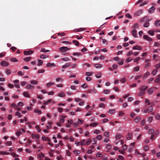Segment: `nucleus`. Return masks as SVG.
Instances as JSON below:
<instances>
[{"label":"nucleus","mask_w":160,"mask_h":160,"mask_svg":"<svg viewBox=\"0 0 160 160\" xmlns=\"http://www.w3.org/2000/svg\"><path fill=\"white\" fill-rule=\"evenodd\" d=\"M150 20V19L149 20L148 17L145 16L143 18H141L140 20V22L142 23L144 22H149Z\"/></svg>","instance_id":"f257e3e1"},{"label":"nucleus","mask_w":160,"mask_h":160,"mask_svg":"<svg viewBox=\"0 0 160 160\" xmlns=\"http://www.w3.org/2000/svg\"><path fill=\"white\" fill-rule=\"evenodd\" d=\"M70 49V48H69L65 47H62L59 49V50L62 52H65Z\"/></svg>","instance_id":"f03ea898"},{"label":"nucleus","mask_w":160,"mask_h":160,"mask_svg":"<svg viewBox=\"0 0 160 160\" xmlns=\"http://www.w3.org/2000/svg\"><path fill=\"white\" fill-rule=\"evenodd\" d=\"M85 139H83L80 142H75V144H77V145H85Z\"/></svg>","instance_id":"7ed1b4c3"},{"label":"nucleus","mask_w":160,"mask_h":160,"mask_svg":"<svg viewBox=\"0 0 160 160\" xmlns=\"http://www.w3.org/2000/svg\"><path fill=\"white\" fill-rule=\"evenodd\" d=\"M144 38L148 41H151L152 39L150 37H149L148 35H144L143 36Z\"/></svg>","instance_id":"20e7f679"},{"label":"nucleus","mask_w":160,"mask_h":160,"mask_svg":"<svg viewBox=\"0 0 160 160\" xmlns=\"http://www.w3.org/2000/svg\"><path fill=\"white\" fill-rule=\"evenodd\" d=\"M143 12V10H140L134 13V16L137 17L138 16L142 14Z\"/></svg>","instance_id":"39448f33"},{"label":"nucleus","mask_w":160,"mask_h":160,"mask_svg":"<svg viewBox=\"0 0 160 160\" xmlns=\"http://www.w3.org/2000/svg\"><path fill=\"white\" fill-rule=\"evenodd\" d=\"M148 88V87L147 86H143L141 87L140 89V91L141 92H145V90Z\"/></svg>","instance_id":"423d86ee"},{"label":"nucleus","mask_w":160,"mask_h":160,"mask_svg":"<svg viewBox=\"0 0 160 160\" xmlns=\"http://www.w3.org/2000/svg\"><path fill=\"white\" fill-rule=\"evenodd\" d=\"M154 91V88L152 87L149 89L147 91V93L149 94H151L153 93Z\"/></svg>","instance_id":"0eeeda50"},{"label":"nucleus","mask_w":160,"mask_h":160,"mask_svg":"<svg viewBox=\"0 0 160 160\" xmlns=\"http://www.w3.org/2000/svg\"><path fill=\"white\" fill-rule=\"evenodd\" d=\"M32 137L34 139L36 138L37 139H39L40 138L39 135H36L35 133H32Z\"/></svg>","instance_id":"6e6552de"},{"label":"nucleus","mask_w":160,"mask_h":160,"mask_svg":"<svg viewBox=\"0 0 160 160\" xmlns=\"http://www.w3.org/2000/svg\"><path fill=\"white\" fill-rule=\"evenodd\" d=\"M1 65L3 66H8L9 65V64L7 62L5 61H3L1 62Z\"/></svg>","instance_id":"1a4fd4ad"},{"label":"nucleus","mask_w":160,"mask_h":160,"mask_svg":"<svg viewBox=\"0 0 160 160\" xmlns=\"http://www.w3.org/2000/svg\"><path fill=\"white\" fill-rule=\"evenodd\" d=\"M132 34L133 37L135 38H137V31L135 29H133L132 31Z\"/></svg>","instance_id":"9d476101"},{"label":"nucleus","mask_w":160,"mask_h":160,"mask_svg":"<svg viewBox=\"0 0 160 160\" xmlns=\"http://www.w3.org/2000/svg\"><path fill=\"white\" fill-rule=\"evenodd\" d=\"M132 49H133L138 50H142V47L141 46H139L136 45V46H134V47H133Z\"/></svg>","instance_id":"9b49d317"},{"label":"nucleus","mask_w":160,"mask_h":160,"mask_svg":"<svg viewBox=\"0 0 160 160\" xmlns=\"http://www.w3.org/2000/svg\"><path fill=\"white\" fill-rule=\"evenodd\" d=\"M155 8L154 6L152 7L148 10V12L150 13H152L155 10Z\"/></svg>","instance_id":"f8f14e48"},{"label":"nucleus","mask_w":160,"mask_h":160,"mask_svg":"<svg viewBox=\"0 0 160 160\" xmlns=\"http://www.w3.org/2000/svg\"><path fill=\"white\" fill-rule=\"evenodd\" d=\"M33 52V51L31 50L28 51H24V54L25 55H29L32 54Z\"/></svg>","instance_id":"ddd939ff"},{"label":"nucleus","mask_w":160,"mask_h":160,"mask_svg":"<svg viewBox=\"0 0 160 160\" xmlns=\"http://www.w3.org/2000/svg\"><path fill=\"white\" fill-rule=\"evenodd\" d=\"M58 96L60 97H64L65 96V94L64 92H61L58 94Z\"/></svg>","instance_id":"4468645a"},{"label":"nucleus","mask_w":160,"mask_h":160,"mask_svg":"<svg viewBox=\"0 0 160 160\" xmlns=\"http://www.w3.org/2000/svg\"><path fill=\"white\" fill-rule=\"evenodd\" d=\"M155 25L156 27H159L160 26V20H156L155 22Z\"/></svg>","instance_id":"2eb2a0df"},{"label":"nucleus","mask_w":160,"mask_h":160,"mask_svg":"<svg viewBox=\"0 0 160 160\" xmlns=\"http://www.w3.org/2000/svg\"><path fill=\"white\" fill-rule=\"evenodd\" d=\"M34 88V86L30 84H28L26 87V88L27 89H32Z\"/></svg>","instance_id":"dca6fc26"},{"label":"nucleus","mask_w":160,"mask_h":160,"mask_svg":"<svg viewBox=\"0 0 160 160\" xmlns=\"http://www.w3.org/2000/svg\"><path fill=\"white\" fill-rule=\"evenodd\" d=\"M66 118V116H62V118H61L60 119L59 122H60L62 123H64V118Z\"/></svg>","instance_id":"f3484780"},{"label":"nucleus","mask_w":160,"mask_h":160,"mask_svg":"<svg viewBox=\"0 0 160 160\" xmlns=\"http://www.w3.org/2000/svg\"><path fill=\"white\" fill-rule=\"evenodd\" d=\"M153 108L152 106H150L148 107L147 111L148 112H152V111Z\"/></svg>","instance_id":"a211bd4d"},{"label":"nucleus","mask_w":160,"mask_h":160,"mask_svg":"<svg viewBox=\"0 0 160 160\" xmlns=\"http://www.w3.org/2000/svg\"><path fill=\"white\" fill-rule=\"evenodd\" d=\"M94 66L96 68H100L102 67V65L100 63H97L94 65Z\"/></svg>","instance_id":"6ab92c4d"},{"label":"nucleus","mask_w":160,"mask_h":160,"mask_svg":"<svg viewBox=\"0 0 160 160\" xmlns=\"http://www.w3.org/2000/svg\"><path fill=\"white\" fill-rule=\"evenodd\" d=\"M43 62L42 60L40 59H38L37 65L38 66H40L42 64Z\"/></svg>","instance_id":"aec40b11"},{"label":"nucleus","mask_w":160,"mask_h":160,"mask_svg":"<svg viewBox=\"0 0 160 160\" xmlns=\"http://www.w3.org/2000/svg\"><path fill=\"white\" fill-rule=\"evenodd\" d=\"M10 61L13 62H17L18 61V59L15 58H12L10 59Z\"/></svg>","instance_id":"412c9836"},{"label":"nucleus","mask_w":160,"mask_h":160,"mask_svg":"<svg viewBox=\"0 0 160 160\" xmlns=\"http://www.w3.org/2000/svg\"><path fill=\"white\" fill-rule=\"evenodd\" d=\"M49 51H50L44 48H42L41 49L40 52L46 53L49 52Z\"/></svg>","instance_id":"4be33fe9"},{"label":"nucleus","mask_w":160,"mask_h":160,"mask_svg":"<svg viewBox=\"0 0 160 160\" xmlns=\"http://www.w3.org/2000/svg\"><path fill=\"white\" fill-rule=\"evenodd\" d=\"M132 137V133H128V134L127 139H131Z\"/></svg>","instance_id":"5701e85b"},{"label":"nucleus","mask_w":160,"mask_h":160,"mask_svg":"<svg viewBox=\"0 0 160 160\" xmlns=\"http://www.w3.org/2000/svg\"><path fill=\"white\" fill-rule=\"evenodd\" d=\"M72 42L76 46H78L79 45V42L77 40H73L72 41Z\"/></svg>","instance_id":"b1692460"},{"label":"nucleus","mask_w":160,"mask_h":160,"mask_svg":"<svg viewBox=\"0 0 160 160\" xmlns=\"http://www.w3.org/2000/svg\"><path fill=\"white\" fill-rule=\"evenodd\" d=\"M46 66H47V67H51L52 66H55V65L54 64V63H50V62L47 63L46 64Z\"/></svg>","instance_id":"393cba45"},{"label":"nucleus","mask_w":160,"mask_h":160,"mask_svg":"<svg viewBox=\"0 0 160 160\" xmlns=\"http://www.w3.org/2000/svg\"><path fill=\"white\" fill-rule=\"evenodd\" d=\"M70 65V63H67L65 64L62 66V68H67L69 67Z\"/></svg>","instance_id":"a878e982"},{"label":"nucleus","mask_w":160,"mask_h":160,"mask_svg":"<svg viewBox=\"0 0 160 160\" xmlns=\"http://www.w3.org/2000/svg\"><path fill=\"white\" fill-rule=\"evenodd\" d=\"M31 59V57H26L25 58H24L23 59V60L25 62H28L29 61L30 59Z\"/></svg>","instance_id":"bb28decb"},{"label":"nucleus","mask_w":160,"mask_h":160,"mask_svg":"<svg viewBox=\"0 0 160 160\" xmlns=\"http://www.w3.org/2000/svg\"><path fill=\"white\" fill-rule=\"evenodd\" d=\"M23 95L25 97H30V95L28 94V93L27 92H24L23 93Z\"/></svg>","instance_id":"cd10ccee"},{"label":"nucleus","mask_w":160,"mask_h":160,"mask_svg":"<svg viewBox=\"0 0 160 160\" xmlns=\"http://www.w3.org/2000/svg\"><path fill=\"white\" fill-rule=\"evenodd\" d=\"M85 30V29H83L82 28H80L79 29H77V30H76V29H75V30H73V31L74 32H80V31H83Z\"/></svg>","instance_id":"c85d7f7f"},{"label":"nucleus","mask_w":160,"mask_h":160,"mask_svg":"<svg viewBox=\"0 0 160 160\" xmlns=\"http://www.w3.org/2000/svg\"><path fill=\"white\" fill-rule=\"evenodd\" d=\"M103 92L105 94H108L110 93V90L109 89H105L103 90Z\"/></svg>","instance_id":"c756f323"},{"label":"nucleus","mask_w":160,"mask_h":160,"mask_svg":"<svg viewBox=\"0 0 160 160\" xmlns=\"http://www.w3.org/2000/svg\"><path fill=\"white\" fill-rule=\"evenodd\" d=\"M155 132V130L153 129H150L148 130V132L150 134L153 133Z\"/></svg>","instance_id":"7c9ffc66"},{"label":"nucleus","mask_w":160,"mask_h":160,"mask_svg":"<svg viewBox=\"0 0 160 160\" xmlns=\"http://www.w3.org/2000/svg\"><path fill=\"white\" fill-rule=\"evenodd\" d=\"M150 74V73L149 72H147L146 73L144 74V75L143 77V78L145 79L146 78L148 75Z\"/></svg>","instance_id":"2f4dec72"},{"label":"nucleus","mask_w":160,"mask_h":160,"mask_svg":"<svg viewBox=\"0 0 160 160\" xmlns=\"http://www.w3.org/2000/svg\"><path fill=\"white\" fill-rule=\"evenodd\" d=\"M115 110L114 109H110L108 111V113L111 114H113L114 113Z\"/></svg>","instance_id":"473e14b6"},{"label":"nucleus","mask_w":160,"mask_h":160,"mask_svg":"<svg viewBox=\"0 0 160 160\" xmlns=\"http://www.w3.org/2000/svg\"><path fill=\"white\" fill-rule=\"evenodd\" d=\"M148 32L151 35L153 36L154 35V32L153 30L148 31Z\"/></svg>","instance_id":"72a5a7b5"},{"label":"nucleus","mask_w":160,"mask_h":160,"mask_svg":"<svg viewBox=\"0 0 160 160\" xmlns=\"http://www.w3.org/2000/svg\"><path fill=\"white\" fill-rule=\"evenodd\" d=\"M30 82L33 84H37L38 83V82L36 80H32L30 81Z\"/></svg>","instance_id":"f704fd0d"},{"label":"nucleus","mask_w":160,"mask_h":160,"mask_svg":"<svg viewBox=\"0 0 160 160\" xmlns=\"http://www.w3.org/2000/svg\"><path fill=\"white\" fill-rule=\"evenodd\" d=\"M0 154L2 155H8L10 153L0 151Z\"/></svg>","instance_id":"c9c22d12"},{"label":"nucleus","mask_w":160,"mask_h":160,"mask_svg":"<svg viewBox=\"0 0 160 160\" xmlns=\"http://www.w3.org/2000/svg\"><path fill=\"white\" fill-rule=\"evenodd\" d=\"M158 72V70H156V69L154 70L152 72V74L153 75L155 76L156 75V74Z\"/></svg>","instance_id":"e433bc0d"},{"label":"nucleus","mask_w":160,"mask_h":160,"mask_svg":"<svg viewBox=\"0 0 160 160\" xmlns=\"http://www.w3.org/2000/svg\"><path fill=\"white\" fill-rule=\"evenodd\" d=\"M96 77L97 78H100L101 77V73L99 72L97 74L95 75Z\"/></svg>","instance_id":"4c0bfd02"},{"label":"nucleus","mask_w":160,"mask_h":160,"mask_svg":"<svg viewBox=\"0 0 160 160\" xmlns=\"http://www.w3.org/2000/svg\"><path fill=\"white\" fill-rule=\"evenodd\" d=\"M35 112L39 114H40L42 113V111L40 110H38V109H35L34 111Z\"/></svg>","instance_id":"58836bf2"},{"label":"nucleus","mask_w":160,"mask_h":160,"mask_svg":"<svg viewBox=\"0 0 160 160\" xmlns=\"http://www.w3.org/2000/svg\"><path fill=\"white\" fill-rule=\"evenodd\" d=\"M158 76L157 79L155 80L156 83H158L160 81V78Z\"/></svg>","instance_id":"ea45409f"},{"label":"nucleus","mask_w":160,"mask_h":160,"mask_svg":"<svg viewBox=\"0 0 160 160\" xmlns=\"http://www.w3.org/2000/svg\"><path fill=\"white\" fill-rule=\"evenodd\" d=\"M98 124L97 123L94 122L91 123L90 124V126H92V127H95L98 125Z\"/></svg>","instance_id":"a19ab883"},{"label":"nucleus","mask_w":160,"mask_h":160,"mask_svg":"<svg viewBox=\"0 0 160 160\" xmlns=\"http://www.w3.org/2000/svg\"><path fill=\"white\" fill-rule=\"evenodd\" d=\"M47 139L48 141V144L52 146H53V144H52L50 142V141H51L50 139L48 138H47Z\"/></svg>","instance_id":"79ce46f5"},{"label":"nucleus","mask_w":160,"mask_h":160,"mask_svg":"<svg viewBox=\"0 0 160 160\" xmlns=\"http://www.w3.org/2000/svg\"><path fill=\"white\" fill-rule=\"evenodd\" d=\"M132 60V59L131 58V57H129L128 58L126 59V62L127 63H128L131 61Z\"/></svg>","instance_id":"37998d69"},{"label":"nucleus","mask_w":160,"mask_h":160,"mask_svg":"<svg viewBox=\"0 0 160 160\" xmlns=\"http://www.w3.org/2000/svg\"><path fill=\"white\" fill-rule=\"evenodd\" d=\"M81 87L83 88H87L88 87V86L86 84L84 83L81 85Z\"/></svg>","instance_id":"c03bdc74"},{"label":"nucleus","mask_w":160,"mask_h":160,"mask_svg":"<svg viewBox=\"0 0 160 160\" xmlns=\"http://www.w3.org/2000/svg\"><path fill=\"white\" fill-rule=\"evenodd\" d=\"M149 23L148 22H145V23L143 25V26L144 27L147 28L148 27L149 25Z\"/></svg>","instance_id":"a18cd8bd"},{"label":"nucleus","mask_w":160,"mask_h":160,"mask_svg":"<svg viewBox=\"0 0 160 160\" xmlns=\"http://www.w3.org/2000/svg\"><path fill=\"white\" fill-rule=\"evenodd\" d=\"M104 135L106 137H108L109 136V132H105L104 134Z\"/></svg>","instance_id":"49530a36"},{"label":"nucleus","mask_w":160,"mask_h":160,"mask_svg":"<svg viewBox=\"0 0 160 160\" xmlns=\"http://www.w3.org/2000/svg\"><path fill=\"white\" fill-rule=\"evenodd\" d=\"M140 120V118L139 117H138L135 119V121L136 122H138Z\"/></svg>","instance_id":"de8ad7c7"},{"label":"nucleus","mask_w":160,"mask_h":160,"mask_svg":"<svg viewBox=\"0 0 160 160\" xmlns=\"http://www.w3.org/2000/svg\"><path fill=\"white\" fill-rule=\"evenodd\" d=\"M122 135L121 134H118L116 135V138L117 139H119L121 138Z\"/></svg>","instance_id":"09e8293b"},{"label":"nucleus","mask_w":160,"mask_h":160,"mask_svg":"<svg viewBox=\"0 0 160 160\" xmlns=\"http://www.w3.org/2000/svg\"><path fill=\"white\" fill-rule=\"evenodd\" d=\"M74 152L75 154H79L80 153V152L78 150H76L74 151Z\"/></svg>","instance_id":"8fccbe9b"},{"label":"nucleus","mask_w":160,"mask_h":160,"mask_svg":"<svg viewBox=\"0 0 160 160\" xmlns=\"http://www.w3.org/2000/svg\"><path fill=\"white\" fill-rule=\"evenodd\" d=\"M142 76V75H137L135 78V80H138L141 78V77Z\"/></svg>","instance_id":"3c124183"},{"label":"nucleus","mask_w":160,"mask_h":160,"mask_svg":"<svg viewBox=\"0 0 160 160\" xmlns=\"http://www.w3.org/2000/svg\"><path fill=\"white\" fill-rule=\"evenodd\" d=\"M12 155L13 156V157H18V155L16 153H11Z\"/></svg>","instance_id":"603ef678"},{"label":"nucleus","mask_w":160,"mask_h":160,"mask_svg":"<svg viewBox=\"0 0 160 160\" xmlns=\"http://www.w3.org/2000/svg\"><path fill=\"white\" fill-rule=\"evenodd\" d=\"M48 56H47V57H48ZM40 57L42 59H45L47 57L45 55H44L43 54H42L40 56Z\"/></svg>","instance_id":"864d4df0"},{"label":"nucleus","mask_w":160,"mask_h":160,"mask_svg":"<svg viewBox=\"0 0 160 160\" xmlns=\"http://www.w3.org/2000/svg\"><path fill=\"white\" fill-rule=\"evenodd\" d=\"M134 71H139V67H138V66H137L136 67H135L134 68Z\"/></svg>","instance_id":"5fc2aeb1"},{"label":"nucleus","mask_w":160,"mask_h":160,"mask_svg":"<svg viewBox=\"0 0 160 160\" xmlns=\"http://www.w3.org/2000/svg\"><path fill=\"white\" fill-rule=\"evenodd\" d=\"M126 80V79L125 78H123L120 80V81L122 83H124L125 82Z\"/></svg>","instance_id":"6e6d98bb"},{"label":"nucleus","mask_w":160,"mask_h":160,"mask_svg":"<svg viewBox=\"0 0 160 160\" xmlns=\"http://www.w3.org/2000/svg\"><path fill=\"white\" fill-rule=\"evenodd\" d=\"M44 72H45V70L44 69H42L39 70H38V73H42Z\"/></svg>","instance_id":"4d7b16f0"},{"label":"nucleus","mask_w":160,"mask_h":160,"mask_svg":"<svg viewBox=\"0 0 160 160\" xmlns=\"http://www.w3.org/2000/svg\"><path fill=\"white\" fill-rule=\"evenodd\" d=\"M18 75L20 76H22L24 75V73L22 72L21 71H19L18 72Z\"/></svg>","instance_id":"13d9d810"},{"label":"nucleus","mask_w":160,"mask_h":160,"mask_svg":"<svg viewBox=\"0 0 160 160\" xmlns=\"http://www.w3.org/2000/svg\"><path fill=\"white\" fill-rule=\"evenodd\" d=\"M102 42L103 43H106L107 45L108 44V41L104 39H102Z\"/></svg>","instance_id":"bf43d9fd"},{"label":"nucleus","mask_w":160,"mask_h":160,"mask_svg":"<svg viewBox=\"0 0 160 160\" xmlns=\"http://www.w3.org/2000/svg\"><path fill=\"white\" fill-rule=\"evenodd\" d=\"M62 60L65 61H68L69 60V58H64L62 59Z\"/></svg>","instance_id":"052dcab7"},{"label":"nucleus","mask_w":160,"mask_h":160,"mask_svg":"<svg viewBox=\"0 0 160 160\" xmlns=\"http://www.w3.org/2000/svg\"><path fill=\"white\" fill-rule=\"evenodd\" d=\"M100 131L98 130H95L94 132V133H95L96 134H98L99 133H100Z\"/></svg>","instance_id":"680f3d73"},{"label":"nucleus","mask_w":160,"mask_h":160,"mask_svg":"<svg viewBox=\"0 0 160 160\" xmlns=\"http://www.w3.org/2000/svg\"><path fill=\"white\" fill-rule=\"evenodd\" d=\"M93 152V151L91 149L88 150L87 152V153L88 154H91Z\"/></svg>","instance_id":"e2e57ef3"},{"label":"nucleus","mask_w":160,"mask_h":160,"mask_svg":"<svg viewBox=\"0 0 160 160\" xmlns=\"http://www.w3.org/2000/svg\"><path fill=\"white\" fill-rule=\"evenodd\" d=\"M126 16L130 19H131L132 18V17L131 15L129 13H127L126 14Z\"/></svg>","instance_id":"0e129e2a"},{"label":"nucleus","mask_w":160,"mask_h":160,"mask_svg":"<svg viewBox=\"0 0 160 160\" xmlns=\"http://www.w3.org/2000/svg\"><path fill=\"white\" fill-rule=\"evenodd\" d=\"M144 149L145 151H147L148 150L149 147L147 145L145 146L144 147Z\"/></svg>","instance_id":"69168bd1"},{"label":"nucleus","mask_w":160,"mask_h":160,"mask_svg":"<svg viewBox=\"0 0 160 160\" xmlns=\"http://www.w3.org/2000/svg\"><path fill=\"white\" fill-rule=\"evenodd\" d=\"M23 105V103L22 102H19L18 104L17 105L18 106H22Z\"/></svg>","instance_id":"338daca9"},{"label":"nucleus","mask_w":160,"mask_h":160,"mask_svg":"<svg viewBox=\"0 0 160 160\" xmlns=\"http://www.w3.org/2000/svg\"><path fill=\"white\" fill-rule=\"evenodd\" d=\"M156 118L157 120H158L160 118V115L159 114H157L156 115Z\"/></svg>","instance_id":"774afa93"}]
</instances>
